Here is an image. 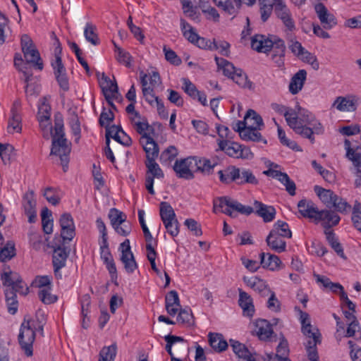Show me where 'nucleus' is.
<instances>
[{
	"mask_svg": "<svg viewBox=\"0 0 361 361\" xmlns=\"http://www.w3.org/2000/svg\"><path fill=\"white\" fill-rule=\"evenodd\" d=\"M299 116L301 123L305 126L306 128L310 130L311 135L310 137H306L310 140L312 143L315 141L314 135H322L324 132V128L322 124L315 118V116L309 111L303 109L300 107L298 108Z\"/></svg>",
	"mask_w": 361,
	"mask_h": 361,
	"instance_id": "6",
	"label": "nucleus"
},
{
	"mask_svg": "<svg viewBox=\"0 0 361 361\" xmlns=\"http://www.w3.org/2000/svg\"><path fill=\"white\" fill-rule=\"evenodd\" d=\"M45 323V315L41 312H37L35 319L24 318L20 325L18 339L21 349L27 357L32 356L33 354V343L36 336L35 332L38 331L43 336Z\"/></svg>",
	"mask_w": 361,
	"mask_h": 361,
	"instance_id": "1",
	"label": "nucleus"
},
{
	"mask_svg": "<svg viewBox=\"0 0 361 361\" xmlns=\"http://www.w3.org/2000/svg\"><path fill=\"white\" fill-rule=\"evenodd\" d=\"M219 147L221 150L224 151L228 156L238 158L240 154V145L236 142H230L227 140H220Z\"/></svg>",
	"mask_w": 361,
	"mask_h": 361,
	"instance_id": "38",
	"label": "nucleus"
},
{
	"mask_svg": "<svg viewBox=\"0 0 361 361\" xmlns=\"http://www.w3.org/2000/svg\"><path fill=\"white\" fill-rule=\"evenodd\" d=\"M109 218L111 226L114 228L126 220V215L116 209H111L109 213Z\"/></svg>",
	"mask_w": 361,
	"mask_h": 361,
	"instance_id": "50",
	"label": "nucleus"
},
{
	"mask_svg": "<svg viewBox=\"0 0 361 361\" xmlns=\"http://www.w3.org/2000/svg\"><path fill=\"white\" fill-rule=\"evenodd\" d=\"M140 143L146 153V160L156 159L158 157V145L150 136H141Z\"/></svg>",
	"mask_w": 361,
	"mask_h": 361,
	"instance_id": "18",
	"label": "nucleus"
},
{
	"mask_svg": "<svg viewBox=\"0 0 361 361\" xmlns=\"http://www.w3.org/2000/svg\"><path fill=\"white\" fill-rule=\"evenodd\" d=\"M314 10L323 28L329 30L337 24L334 15L330 13L323 4L319 3L316 4Z\"/></svg>",
	"mask_w": 361,
	"mask_h": 361,
	"instance_id": "10",
	"label": "nucleus"
},
{
	"mask_svg": "<svg viewBox=\"0 0 361 361\" xmlns=\"http://www.w3.org/2000/svg\"><path fill=\"white\" fill-rule=\"evenodd\" d=\"M164 51L165 54V59L171 64L174 66H179L181 63V59L178 56L174 51L169 48H166V47H164Z\"/></svg>",
	"mask_w": 361,
	"mask_h": 361,
	"instance_id": "64",
	"label": "nucleus"
},
{
	"mask_svg": "<svg viewBox=\"0 0 361 361\" xmlns=\"http://www.w3.org/2000/svg\"><path fill=\"white\" fill-rule=\"evenodd\" d=\"M303 334L308 339L305 344L307 355L310 361H319L317 345L321 343V334L317 328H314L310 322L302 326Z\"/></svg>",
	"mask_w": 361,
	"mask_h": 361,
	"instance_id": "4",
	"label": "nucleus"
},
{
	"mask_svg": "<svg viewBox=\"0 0 361 361\" xmlns=\"http://www.w3.org/2000/svg\"><path fill=\"white\" fill-rule=\"evenodd\" d=\"M71 143L65 137L63 121L61 116H56L54 121V133L52 135L51 154L59 156L63 171H66L69 162L68 155L71 152Z\"/></svg>",
	"mask_w": 361,
	"mask_h": 361,
	"instance_id": "2",
	"label": "nucleus"
},
{
	"mask_svg": "<svg viewBox=\"0 0 361 361\" xmlns=\"http://www.w3.org/2000/svg\"><path fill=\"white\" fill-rule=\"evenodd\" d=\"M20 276L16 272L8 271L1 274V280L4 286L11 288Z\"/></svg>",
	"mask_w": 361,
	"mask_h": 361,
	"instance_id": "63",
	"label": "nucleus"
},
{
	"mask_svg": "<svg viewBox=\"0 0 361 361\" xmlns=\"http://www.w3.org/2000/svg\"><path fill=\"white\" fill-rule=\"evenodd\" d=\"M273 120L277 126L278 136H279V139L280 140L281 143L293 150L301 151V149H300V147L297 145V143L295 141L288 139L286 136L285 131L277 123V122L276 121V120L274 118Z\"/></svg>",
	"mask_w": 361,
	"mask_h": 361,
	"instance_id": "45",
	"label": "nucleus"
},
{
	"mask_svg": "<svg viewBox=\"0 0 361 361\" xmlns=\"http://www.w3.org/2000/svg\"><path fill=\"white\" fill-rule=\"evenodd\" d=\"M44 197L51 204L57 205L61 200L59 191L57 189L52 187H47L44 189Z\"/></svg>",
	"mask_w": 361,
	"mask_h": 361,
	"instance_id": "51",
	"label": "nucleus"
},
{
	"mask_svg": "<svg viewBox=\"0 0 361 361\" xmlns=\"http://www.w3.org/2000/svg\"><path fill=\"white\" fill-rule=\"evenodd\" d=\"M38 295L40 300L44 304H51L57 300V298L51 293V287L39 290Z\"/></svg>",
	"mask_w": 361,
	"mask_h": 361,
	"instance_id": "60",
	"label": "nucleus"
},
{
	"mask_svg": "<svg viewBox=\"0 0 361 361\" xmlns=\"http://www.w3.org/2000/svg\"><path fill=\"white\" fill-rule=\"evenodd\" d=\"M116 355V345L104 347L99 353V359L98 361H114Z\"/></svg>",
	"mask_w": 361,
	"mask_h": 361,
	"instance_id": "49",
	"label": "nucleus"
},
{
	"mask_svg": "<svg viewBox=\"0 0 361 361\" xmlns=\"http://www.w3.org/2000/svg\"><path fill=\"white\" fill-rule=\"evenodd\" d=\"M331 207H334L336 212L341 214H347L352 209L351 205L345 199L337 195Z\"/></svg>",
	"mask_w": 361,
	"mask_h": 361,
	"instance_id": "46",
	"label": "nucleus"
},
{
	"mask_svg": "<svg viewBox=\"0 0 361 361\" xmlns=\"http://www.w3.org/2000/svg\"><path fill=\"white\" fill-rule=\"evenodd\" d=\"M195 166L196 158L188 157L176 160L173 168L178 178L190 180L194 178Z\"/></svg>",
	"mask_w": 361,
	"mask_h": 361,
	"instance_id": "7",
	"label": "nucleus"
},
{
	"mask_svg": "<svg viewBox=\"0 0 361 361\" xmlns=\"http://www.w3.org/2000/svg\"><path fill=\"white\" fill-rule=\"evenodd\" d=\"M260 130L262 128H247L243 133L240 132V137L245 141H262L264 144H267V140L262 137V134L259 132Z\"/></svg>",
	"mask_w": 361,
	"mask_h": 361,
	"instance_id": "39",
	"label": "nucleus"
},
{
	"mask_svg": "<svg viewBox=\"0 0 361 361\" xmlns=\"http://www.w3.org/2000/svg\"><path fill=\"white\" fill-rule=\"evenodd\" d=\"M196 163L195 171H200L204 175L211 174L214 168L218 164L216 160H210L207 158L196 159Z\"/></svg>",
	"mask_w": 361,
	"mask_h": 361,
	"instance_id": "34",
	"label": "nucleus"
},
{
	"mask_svg": "<svg viewBox=\"0 0 361 361\" xmlns=\"http://www.w3.org/2000/svg\"><path fill=\"white\" fill-rule=\"evenodd\" d=\"M219 180L223 183H230L236 182L239 178V168L234 166H229L224 170H220L218 172Z\"/></svg>",
	"mask_w": 361,
	"mask_h": 361,
	"instance_id": "28",
	"label": "nucleus"
},
{
	"mask_svg": "<svg viewBox=\"0 0 361 361\" xmlns=\"http://www.w3.org/2000/svg\"><path fill=\"white\" fill-rule=\"evenodd\" d=\"M121 261L123 264L124 269L128 274H132L137 269V264L133 252L121 254Z\"/></svg>",
	"mask_w": 361,
	"mask_h": 361,
	"instance_id": "42",
	"label": "nucleus"
},
{
	"mask_svg": "<svg viewBox=\"0 0 361 361\" xmlns=\"http://www.w3.org/2000/svg\"><path fill=\"white\" fill-rule=\"evenodd\" d=\"M160 216L167 232L173 237L179 233V223L171 204L166 202L160 203Z\"/></svg>",
	"mask_w": 361,
	"mask_h": 361,
	"instance_id": "5",
	"label": "nucleus"
},
{
	"mask_svg": "<svg viewBox=\"0 0 361 361\" xmlns=\"http://www.w3.org/2000/svg\"><path fill=\"white\" fill-rule=\"evenodd\" d=\"M177 321L182 324L191 325L193 323V316L190 309H182L178 310Z\"/></svg>",
	"mask_w": 361,
	"mask_h": 361,
	"instance_id": "58",
	"label": "nucleus"
},
{
	"mask_svg": "<svg viewBox=\"0 0 361 361\" xmlns=\"http://www.w3.org/2000/svg\"><path fill=\"white\" fill-rule=\"evenodd\" d=\"M307 78V72L305 70H300L290 79L288 86L289 92L292 94H298L303 87Z\"/></svg>",
	"mask_w": 361,
	"mask_h": 361,
	"instance_id": "22",
	"label": "nucleus"
},
{
	"mask_svg": "<svg viewBox=\"0 0 361 361\" xmlns=\"http://www.w3.org/2000/svg\"><path fill=\"white\" fill-rule=\"evenodd\" d=\"M239 290V305L243 310L245 315L252 317L255 312V307L252 303V299L251 297L245 291L241 289Z\"/></svg>",
	"mask_w": 361,
	"mask_h": 361,
	"instance_id": "29",
	"label": "nucleus"
},
{
	"mask_svg": "<svg viewBox=\"0 0 361 361\" xmlns=\"http://www.w3.org/2000/svg\"><path fill=\"white\" fill-rule=\"evenodd\" d=\"M229 342L233 351L239 358L245 361H256L252 353L244 344L233 339H231Z\"/></svg>",
	"mask_w": 361,
	"mask_h": 361,
	"instance_id": "26",
	"label": "nucleus"
},
{
	"mask_svg": "<svg viewBox=\"0 0 361 361\" xmlns=\"http://www.w3.org/2000/svg\"><path fill=\"white\" fill-rule=\"evenodd\" d=\"M272 42L273 45H271V50H272L271 54L285 56L286 45L284 41L277 36H273Z\"/></svg>",
	"mask_w": 361,
	"mask_h": 361,
	"instance_id": "57",
	"label": "nucleus"
},
{
	"mask_svg": "<svg viewBox=\"0 0 361 361\" xmlns=\"http://www.w3.org/2000/svg\"><path fill=\"white\" fill-rule=\"evenodd\" d=\"M16 255V250L13 243H8L0 250V261L6 262Z\"/></svg>",
	"mask_w": 361,
	"mask_h": 361,
	"instance_id": "56",
	"label": "nucleus"
},
{
	"mask_svg": "<svg viewBox=\"0 0 361 361\" xmlns=\"http://www.w3.org/2000/svg\"><path fill=\"white\" fill-rule=\"evenodd\" d=\"M147 75L143 74L141 77V84H142V90L143 93V96L145 100L150 104L154 105L155 102H157L159 99L158 97H156L154 94L153 88L150 86H148V82L147 80Z\"/></svg>",
	"mask_w": 361,
	"mask_h": 361,
	"instance_id": "37",
	"label": "nucleus"
},
{
	"mask_svg": "<svg viewBox=\"0 0 361 361\" xmlns=\"http://www.w3.org/2000/svg\"><path fill=\"white\" fill-rule=\"evenodd\" d=\"M340 111H351L356 109L355 102L350 97H338L333 104Z\"/></svg>",
	"mask_w": 361,
	"mask_h": 361,
	"instance_id": "36",
	"label": "nucleus"
},
{
	"mask_svg": "<svg viewBox=\"0 0 361 361\" xmlns=\"http://www.w3.org/2000/svg\"><path fill=\"white\" fill-rule=\"evenodd\" d=\"M20 102L18 101L14 102L11 109V117L8 121L7 127L9 133H20L21 127V116L19 114Z\"/></svg>",
	"mask_w": 361,
	"mask_h": 361,
	"instance_id": "14",
	"label": "nucleus"
},
{
	"mask_svg": "<svg viewBox=\"0 0 361 361\" xmlns=\"http://www.w3.org/2000/svg\"><path fill=\"white\" fill-rule=\"evenodd\" d=\"M345 336L354 337L356 340H361V328L357 321L349 323Z\"/></svg>",
	"mask_w": 361,
	"mask_h": 361,
	"instance_id": "59",
	"label": "nucleus"
},
{
	"mask_svg": "<svg viewBox=\"0 0 361 361\" xmlns=\"http://www.w3.org/2000/svg\"><path fill=\"white\" fill-rule=\"evenodd\" d=\"M298 58L302 61L310 64L314 70L319 69V63L317 59L316 56L309 52L306 49L298 56Z\"/></svg>",
	"mask_w": 361,
	"mask_h": 361,
	"instance_id": "61",
	"label": "nucleus"
},
{
	"mask_svg": "<svg viewBox=\"0 0 361 361\" xmlns=\"http://www.w3.org/2000/svg\"><path fill=\"white\" fill-rule=\"evenodd\" d=\"M147 167L146 176H153V178H161L164 177V173L159 164L156 162V159H149L145 161Z\"/></svg>",
	"mask_w": 361,
	"mask_h": 361,
	"instance_id": "41",
	"label": "nucleus"
},
{
	"mask_svg": "<svg viewBox=\"0 0 361 361\" xmlns=\"http://www.w3.org/2000/svg\"><path fill=\"white\" fill-rule=\"evenodd\" d=\"M208 341L212 348L217 353H221L228 348V343L221 334L209 333Z\"/></svg>",
	"mask_w": 361,
	"mask_h": 361,
	"instance_id": "27",
	"label": "nucleus"
},
{
	"mask_svg": "<svg viewBox=\"0 0 361 361\" xmlns=\"http://www.w3.org/2000/svg\"><path fill=\"white\" fill-rule=\"evenodd\" d=\"M41 216L44 232L47 234L51 233L53 231V221L51 219V212L48 208L44 207L42 210Z\"/></svg>",
	"mask_w": 361,
	"mask_h": 361,
	"instance_id": "44",
	"label": "nucleus"
},
{
	"mask_svg": "<svg viewBox=\"0 0 361 361\" xmlns=\"http://www.w3.org/2000/svg\"><path fill=\"white\" fill-rule=\"evenodd\" d=\"M274 12L282 21L286 27V32H293L295 30V21L287 6L281 1L278 0L275 4Z\"/></svg>",
	"mask_w": 361,
	"mask_h": 361,
	"instance_id": "9",
	"label": "nucleus"
},
{
	"mask_svg": "<svg viewBox=\"0 0 361 361\" xmlns=\"http://www.w3.org/2000/svg\"><path fill=\"white\" fill-rule=\"evenodd\" d=\"M354 227L361 233V204L355 202L351 217Z\"/></svg>",
	"mask_w": 361,
	"mask_h": 361,
	"instance_id": "54",
	"label": "nucleus"
},
{
	"mask_svg": "<svg viewBox=\"0 0 361 361\" xmlns=\"http://www.w3.org/2000/svg\"><path fill=\"white\" fill-rule=\"evenodd\" d=\"M61 235L63 240L71 241L75 236V225L70 214H63L60 218Z\"/></svg>",
	"mask_w": 361,
	"mask_h": 361,
	"instance_id": "12",
	"label": "nucleus"
},
{
	"mask_svg": "<svg viewBox=\"0 0 361 361\" xmlns=\"http://www.w3.org/2000/svg\"><path fill=\"white\" fill-rule=\"evenodd\" d=\"M271 231H275L279 235L283 238H290L292 236V233L289 229L288 224L282 221H276Z\"/></svg>",
	"mask_w": 361,
	"mask_h": 361,
	"instance_id": "52",
	"label": "nucleus"
},
{
	"mask_svg": "<svg viewBox=\"0 0 361 361\" xmlns=\"http://www.w3.org/2000/svg\"><path fill=\"white\" fill-rule=\"evenodd\" d=\"M243 281L247 286L264 297L268 296L271 293V290L268 288L266 282L257 276L251 278L244 277Z\"/></svg>",
	"mask_w": 361,
	"mask_h": 361,
	"instance_id": "19",
	"label": "nucleus"
},
{
	"mask_svg": "<svg viewBox=\"0 0 361 361\" xmlns=\"http://www.w3.org/2000/svg\"><path fill=\"white\" fill-rule=\"evenodd\" d=\"M214 60L218 68L223 71L225 75L231 78V76L236 72L237 69H235L234 66L227 60L218 56H215Z\"/></svg>",
	"mask_w": 361,
	"mask_h": 361,
	"instance_id": "43",
	"label": "nucleus"
},
{
	"mask_svg": "<svg viewBox=\"0 0 361 361\" xmlns=\"http://www.w3.org/2000/svg\"><path fill=\"white\" fill-rule=\"evenodd\" d=\"M344 146L346 150V157L350 160L355 167L357 168V175L358 176H361V170L360 168L361 167V156L359 153H357L355 149L351 148L350 142L345 139L344 141Z\"/></svg>",
	"mask_w": 361,
	"mask_h": 361,
	"instance_id": "30",
	"label": "nucleus"
},
{
	"mask_svg": "<svg viewBox=\"0 0 361 361\" xmlns=\"http://www.w3.org/2000/svg\"><path fill=\"white\" fill-rule=\"evenodd\" d=\"M340 220L341 218L336 212L329 209L319 210L316 219L317 221H323L324 226L328 228L336 226Z\"/></svg>",
	"mask_w": 361,
	"mask_h": 361,
	"instance_id": "21",
	"label": "nucleus"
},
{
	"mask_svg": "<svg viewBox=\"0 0 361 361\" xmlns=\"http://www.w3.org/2000/svg\"><path fill=\"white\" fill-rule=\"evenodd\" d=\"M283 237L279 235L275 231H271L266 241L268 246L274 251L281 253L286 250V243L283 240Z\"/></svg>",
	"mask_w": 361,
	"mask_h": 361,
	"instance_id": "25",
	"label": "nucleus"
},
{
	"mask_svg": "<svg viewBox=\"0 0 361 361\" xmlns=\"http://www.w3.org/2000/svg\"><path fill=\"white\" fill-rule=\"evenodd\" d=\"M99 84L106 99H117L118 88L116 82H114L104 73L102 74Z\"/></svg>",
	"mask_w": 361,
	"mask_h": 361,
	"instance_id": "13",
	"label": "nucleus"
},
{
	"mask_svg": "<svg viewBox=\"0 0 361 361\" xmlns=\"http://www.w3.org/2000/svg\"><path fill=\"white\" fill-rule=\"evenodd\" d=\"M238 184H252L257 185L258 179L255 177L251 170L247 169H239V178L236 181Z\"/></svg>",
	"mask_w": 361,
	"mask_h": 361,
	"instance_id": "40",
	"label": "nucleus"
},
{
	"mask_svg": "<svg viewBox=\"0 0 361 361\" xmlns=\"http://www.w3.org/2000/svg\"><path fill=\"white\" fill-rule=\"evenodd\" d=\"M244 118L247 128H262L264 126L262 116L252 109H249Z\"/></svg>",
	"mask_w": 361,
	"mask_h": 361,
	"instance_id": "35",
	"label": "nucleus"
},
{
	"mask_svg": "<svg viewBox=\"0 0 361 361\" xmlns=\"http://www.w3.org/2000/svg\"><path fill=\"white\" fill-rule=\"evenodd\" d=\"M115 47V54L116 60L126 67H130L131 56L130 54L121 47H119L115 42H114Z\"/></svg>",
	"mask_w": 361,
	"mask_h": 361,
	"instance_id": "47",
	"label": "nucleus"
},
{
	"mask_svg": "<svg viewBox=\"0 0 361 361\" xmlns=\"http://www.w3.org/2000/svg\"><path fill=\"white\" fill-rule=\"evenodd\" d=\"M72 133L75 137V142L78 143L80 139V123L77 115H74L70 121Z\"/></svg>",
	"mask_w": 361,
	"mask_h": 361,
	"instance_id": "62",
	"label": "nucleus"
},
{
	"mask_svg": "<svg viewBox=\"0 0 361 361\" xmlns=\"http://www.w3.org/2000/svg\"><path fill=\"white\" fill-rule=\"evenodd\" d=\"M166 310L171 316L177 314L180 308V299L176 290H171L165 297Z\"/></svg>",
	"mask_w": 361,
	"mask_h": 361,
	"instance_id": "23",
	"label": "nucleus"
},
{
	"mask_svg": "<svg viewBox=\"0 0 361 361\" xmlns=\"http://www.w3.org/2000/svg\"><path fill=\"white\" fill-rule=\"evenodd\" d=\"M254 207L256 214L261 216L264 221L269 222L274 219L276 214V210L274 207L271 206H267L257 200H255L254 202Z\"/></svg>",
	"mask_w": 361,
	"mask_h": 361,
	"instance_id": "24",
	"label": "nucleus"
},
{
	"mask_svg": "<svg viewBox=\"0 0 361 361\" xmlns=\"http://www.w3.org/2000/svg\"><path fill=\"white\" fill-rule=\"evenodd\" d=\"M22 204L24 209L25 214L28 217V221L30 223L35 222L37 219V202L35 197V192L33 190H30L25 193L23 197Z\"/></svg>",
	"mask_w": 361,
	"mask_h": 361,
	"instance_id": "11",
	"label": "nucleus"
},
{
	"mask_svg": "<svg viewBox=\"0 0 361 361\" xmlns=\"http://www.w3.org/2000/svg\"><path fill=\"white\" fill-rule=\"evenodd\" d=\"M256 332L261 340H267L274 333L271 324L266 319H259L255 324Z\"/></svg>",
	"mask_w": 361,
	"mask_h": 361,
	"instance_id": "32",
	"label": "nucleus"
},
{
	"mask_svg": "<svg viewBox=\"0 0 361 361\" xmlns=\"http://www.w3.org/2000/svg\"><path fill=\"white\" fill-rule=\"evenodd\" d=\"M314 190L320 200L328 207H331L336 194L331 190L324 189L319 185H315Z\"/></svg>",
	"mask_w": 361,
	"mask_h": 361,
	"instance_id": "33",
	"label": "nucleus"
},
{
	"mask_svg": "<svg viewBox=\"0 0 361 361\" xmlns=\"http://www.w3.org/2000/svg\"><path fill=\"white\" fill-rule=\"evenodd\" d=\"M69 255V250H66L65 247L58 246L54 248L52 263L54 266V270L56 275L58 274L59 270L66 266V259Z\"/></svg>",
	"mask_w": 361,
	"mask_h": 361,
	"instance_id": "17",
	"label": "nucleus"
},
{
	"mask_svg": "<svg viewBox=\"0 0 361 361\" xmlns=\"http://www.w3.org/2000/svg\"><path fill=\"white\" fill-rule=\"evenodd\" d=\"M51 116V107L49 104L43 102L39 107L37 119L39 125L42 126L44 122L47 123Z\"/></svg>",
	"mask_w": 361,
	"mask_h": 361,
	"instance_id": "53",
	"label": "nucleus"
},
{
	"mask_svg": "<svg viewBox=\"0 0 361 361\" xmlns=\"http://www.w3.org/2000/svg\"><path fill=\"white\" fill-rule=\"evenodd\" d=\"M285 114V118L288 125L291 128L294 132L302 137H310L311 131L309 128H306L305 126L300 121L299 114L293 109L289 108Z\"/></svg>",
	"mask_w": 361,
	"mask_h": 361,
	"instance_id": "8",
	"label": "nucleus"
},
{
	"mask_svg": "<svg viewBox=\"0 0 361 361\" xmlns=\"http://www.w3.org/2000/svg\"><path fill=\"white\" fill-rule=\"evenodd\" d=\"M23 53L27 63L33 64V66L37 68L39 71L43 69V63L39 53L35 48V46L27 49V50L23 51Z\"/></svg>",
	"mask_w": 361,
	"mask_h": 361,
	"instance_id": "31",
	"label": "nucleus"
},
{
	"mask_svg": "<svg viewBox=\"0 0 361 361\" xmlns=\"http://www.w3.org/2000/svg\"><path fill=\"white\" fill-rule=\"evenodd\" d=\"M260 264L263 268L271 271H278L283 267L280 258L269 253L266 255L264 252H262L260 254Z\"/></svg>",
	"mask_w": 361,
	"mask_h": 361,
	"instance_id": "20",
	"label": "nucleus"
},
{
	"mask_svg": "<svg viewBox=\"0 0 361 361\" xmlns=\"http://www.w3.org/2000/svg\"><path fill=\"white\" fill-rule=\"evenodd\" d=\"M217 208H220L221 212L230 216L231 217L236 216L234 214V211L246 215L252 214L254 211L252 207L243 205L237 200L226 196L218 197L214 200L213 211L216 212Z\"/></svg>",
	"mask_w": 361,
	"mask_h": 361,
	"instance_id": "3",
	"label": "nucleus"
},
{
	"mask_svg": "<svg viewBox=\"0 0 361 361\" xmlns=\"http://www.w3.org/2000/svg\"><path fill=\"white\" fill-rule=\"evenodd\" d=\"M178 155V150L174 146H169L160 155L159 160L162 164H169Z\"/></svg>",
	"mask_w": 361,
	"mask_h": 361,
	"instance_id": "48",
	"label": "nucleus"
},
{
	"mask_svg": "<svg viewBox=\"0 0 361 361\" xmlns=\"http://www.w3.org/2000/svg\"><path fill=\"white\" fill-rule=\"evenodd\" d=\"M298 207L299 213L303 217L316 221L319 210L312 200H301L298 203Z\"/></svg>",
	"mask_w": 361,
	"mask_h": 361,
	"instance_id": "16",
	"label": "nucleus"
},
{
	"mask_svg": "<svg viewBox=\"0 0 361 361\" xmlns=\"http://www.w3.org/2000/svg\"><path fill=\"white\" fill-rule=\"evenodd\" d=\"M84 35L87 41L92 44H99V39L97 35L95 33V27L94 25L87 23L85 27Z\"/></svg>",
	"mask_w": 361,
	"mask_h": 361,
	"instance_id": "55",
	"label": "nucleus"
},
{
	"mask_svg": "<svg viewBox=\"0 0 361 361\" xmlns=\"http://www.w3.org/2000/svg\"><path fill=\"white\" fill-rule=\"evenodd\" d=\"M273 36L267 37L262 35H255L252 37L251 47L254 50L258 52L267 53L271 51V45H273Z\"/></svg>",
	"mask_w": 361,
	"mask_h": 361,
	"instance_id": "15",
	"label": "nucleus"
}]
</instances>
